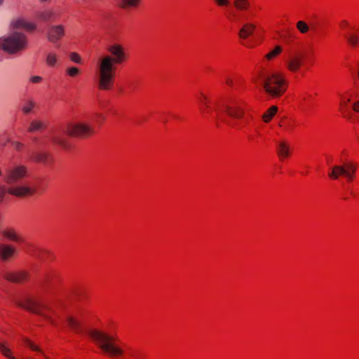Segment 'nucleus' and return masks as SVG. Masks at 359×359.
<instances>
[{"mask_svg": "<svg viewBox=\"0 0 359 359\" xmlns=\"http://www.w3.org/2000/svg\"><path fill=\"white\" fill-rule=\"evenodd\" d=\"M278 155L281 161L289 157L290 146L285 140H279L276 142Z\"/></svg>", "mask_w": 359, "mask_h": 359, "instance_id": "18", "label": "nucleus"}, {"mask_svg": "<svg viewBox=\"0 0 359 359\" xmlns=\"http://www.w3.org/2000/svg\"><path fill=\"white\" fill-rule=\"evenodd\" d=\"M48 140H50L53 144L60 146L62 148L67 147V143L65 137L58 132H53L47 136Z\"/></svg>", "mask_w": 359, "mask_h": 359, "instance_id": "22", "label": "nucleus"}, {"mask_svg": "<svg viewBox=\"0 0 359 359\" xmlns=\"http://www.w3.org/2000/svg\"><path fill=\"white\" fill-rule=\"evenodd\" d=\"M69 58L74 63L79 65L83 63L82 57L76 52H70L69 53Z\"/></svg>", "mask_w": 359, "mask_h": 359, "instance_id": "34", "label": "nucleus"}, {"mask_svg": "<svg viewBox=\"0 0 359 359\" xmlns=\"http://www.w3.org/2000/svg\"><path fill=\"white\" fill-rule=\"evenodd\" d=\"M7 193L17 197H24L34 194L35 190L29 184L25 183L17 186L10 185L8 188H6L4 185L0 186V203L5 201Z\"/></svg>", "mask_w": 359, "mask_h": 359, "instance_id": "9", "label": "nucleus"}, {"mask_svg": "<svg viewBox=\"0 0 359 359\" xmlns=\"http://www.w3.org/2000/svg\"><path fill=\"white\" fill-rule=\"evenodd\" d=\"M215 1L219 6H229L230 5V0H215Z\"/></svg>", "mask_w": 359, "mask_h": 359, "instance_id": "38", "label": "nucleus"}, {"mask_svg": "<svg viewBox=\"0 0 359 359\" xmlns=\"http://www.w3.org/2000/svg\"><path fill=\"white\" fill-rule=\"evenodd\" d=\"M89 335L110 356L115 359H120L122 357V350L112 343L111 338L106 334L97 330H90Z\"/></svg>", "mask_w": 359, "mask_h": 359, "instance_id": "6", "label": "nucleus"}, {"mask_svg": "<svg viewBox=\"0 0 359 359\" xmlns=\"http://www.w3.org/2000/svg\"><path fill=\"white\" fill-rule=\"evenodd\" d=\"M66 74L69 76H70L72 78H74L81 74V71L78 67H74V66H71V67H68L66 69Z\"/></svg>", "mask_w": 359, "mask_h": 359, "instance_id": "33", "label": "nucleus"}, {"mask_svg": "<svg viewBox=\"0 0 359 359\" xmlns=\"http://www.w3.org/2000/svg\"><path fill=\"white\" fill-rule=\"evenodd\" d=\"M104 116L96 113L93 116H86L83 118H76L67 125V133L71 136L88 137L95 133L93 123L100 125L104 121Z\"/></svg>", "mask_w": 359, "mask_h": 359, "instance_id": "3", "label": "nucleus"}, {"mask_svg": "<svg viewBox=\"0 0 359 359\" xmlns=\"http://www.w3.org/2000/svg\"><path fill=\"white\" fill-rule=\"evenodd\" d=\"M339 27L344 31L343 35L348 45L353 48H357L359 46V29L346 20L341 21Z\"/></svg>", "mask_w": 359, "mask_h": 359, "instance_id": "13", "label": "nucleus"}, {"mask_svg": "<svg viewBox=\"0 0 359 359\" xmlns=\"http://www.w3.org/2000/svg\"><path fill=\"white\" fill-rule=\"evenodd\" d=\"M29 158L33 161L46 163L48 161V154L43 151H33L29 154Z\"/></svg>", "mask_w": 359, "mask_h": 359, "instance_id": "27", "label": "nucleus"}, {"mask_svg": "<svg viewBox=\"0 0 359 359\" xmlns=\"http://www.w3.org/2000/svg\"><path fill=\"white\" fill-rule=\"evenodd\" d=\"M352 100L353 96L351 95H342L340 100L339 110L344 118L353 123L356 121V117L352 112V109L359 112V101L351 103Z\"/></svg>", "mask_w": 359, "mask_h": 359, "instance_id": "11", "label": "nucleus"}, {"mask_svg": "<svg viewBox=\"0 0 359 359\" xmlns=\"http://www.w3.org/2000/svg\"><path fill=\"white\" fill-rule=\"evenodd\" d=\"M16 249L13 245L0 243V259L7 261L15 256Z\"/></svg>", "mask_w": 359, "mask_h": 359, "instance_id": "20", "label": "nucleus"}, {"mask_svg": "<svg viewBox=\"0 0 359 359\" xmlns=\"http://www.w3.org/2000/svg\"><path fill=\"white\" fill-rule=\"evenodd\" d=\"M39 312L46 320L50 322L51 324L55 325H57V314H56L52 309H44Z\"/></svg>", "mask_w": 359, "mask_h": 359, "instance_id": "25", "label": "nucleus"}, {"mask_svg": "<svg viewBox=\"0 0 359 359\" xmlns=\"http://www.w3.org/2000/svg\"><path fill=\"white\" fill-rule=\"evenodd\" d=\"M46 127V124L43 120L33 119L30 121L29 124L27 131L29 133H35L45 129Z\"/></svg>", "mask_w": 359, "mask_h": 359, "instance_id": "24", "label": "nucleus"}, {"mask_svg": "<svg viewBox=\"0 0 359 359\" xmlns=\"http://www.w3.org/2000/svg\"><path fill=\"white\" fill-rule=\"evenodd\" d=\"M261 79L265 90L273 97L280 96L287 88L285 74L278 69L263 72Z\"/></svg>", "mask_w": 359, "mask_h": 359, "instance_id": "4", "label": "nucleus"}, {"mask_svg": "<svg viewBox=\"0 0 359 359\" xmlns=\"http://www.w3.org/2000/svg\"><path fill=\"white\" fill-rule=\"evenodd\" d=\"M61 320L64 325L74 332L83 333L86 331L87 316L84 311H79L74 316L68 315Z\"/></svg>", "mask_w": 359, "mask_h": 359, "instance_id": "8", "label": "nucleus"}, {"mask_svg": "<svg viewBox=\"0 0 359 359\" xmlns=\"http://www.w3.org/2000/svg\"><path fill=\"white\" fill-rule=\"evenodd\" d=\"M356 164L352 161H346L343 165H337L331 168L328 175L330 178L336 180L339 176H344L348 182H351L354 178L356 170Z\"/></svg>", "mask_w": 359, "mask_h": 359, "instance_id": "10", "label": "nucleus"}, {"mask_svg": "<svg viewBox=\"0 0 359 359\" xmlns=\"http://www.w3.org/2000/svg\"><path fill=\"white\" fill-rule=\"evenodd\" d=\"M27 46L26 35L17 31L0 37V50L8 54H16L25 49Z\"/></svg>", "mask_w": 359, "mask_h": 359, "instance_id": "5", "label": "nucleus"}, {"mask_svg": "<svg viewBox=\"0 0 359 359\" xmlns=\"http://www.w3.org/2000/svg\"><path fill=\"white\" fill-rule=\"evenodd\" d=\"M305 55L303 52L291 50L285 60V65L287 70L293 74H303V68L305 66Z\"/></svg>", "mask_w": 359, "mask_h": 359, "instance_id": "7", "label": "nucleus"}, {"mask_svg": "<svg viewBox=\"0 0 359 359\" xmlns=\"http://www.w3.org/2000/svg\"><path fill=\"white\" fill-rule=\"evenodd\" d=\"M283 52V47L277 45L269 49V50L263 56L262 64L268 66L270 62L276 59Z\"/></svg>", "mask_w": 359, "mask_h": 359, "instance_id": "17", "label": "nucleus"}, {"mask_svg": "<svg viewBox=\"0 0 359 359\" xmlns=\"http://www.w3.org/2000/svg\"><path fill=\"white\" fill-rule=\"evenodd\" d=\"M279 126L283 128L286 131H292L294 128V125L290 120H283L280 122Z\"/></svg>", "mask_w": 359, "mask_h": 359, "instance_id": "35", "label": "nucleus"}, {"mask_svg": "<svg viewBox=\"0 0 359 359\" xmlns=\"http://www.w3.org/2000/svg\"><path fill=\"white\" fill-rule=\"evenodd\" d=\"M2 175V172H1V170L0 169V176Z\"/></svg>", "mask_w": 359, "mask_h": 359, "instance_id": "46", "label": "nucleus"}, {"mask_svg": "<svg viewBox=\"0 0 359 359\" xmlns=\"http://www.w3.org/2000/svg\"><path fill=\"white\" fill-rule=\"evenodd\" d=\"M107 50L110 55L100 57L97 64L99 88L104 90H110L113 86L116 65L127 60L125 48L119 43L109 46Z\"/></svg>", "mask_w": 359, "mask_h": 359, "instance_id": "2", "label": "nucleus"}, {"mask_svg": "<svg viewBox=\"0 0 359 359\" xmlns=\"http://www.w3.org/2000/svg\"><path fill=\"white\" fill-rule=\"evenodd\" d=\"M243 43L247 48H252L253 46V45L251 43L248 42V41L243 42Z\"/></svg>", "mask_w": 359, "mask_h": 359, "instance_id": "42", "label": "nucleus"}, {"mask_svg": "<svg viewBox=\"0 0 359 359\" xmlns=\"http://www.w3.org/2000/svg\"><path fill=\"white\" fill-rule=\"evenodd\" d=\"M47 40L53 44L57 43L65 35V27L63 25H51L46 30Z\"/></svg>", "mask_w": 359, "mask_h": 359, "instance_id": "15", "label": "nucleus"}, {"mask_svg": "<svg viewBox=\"0 0 359 359\" xmlns=\"http://www.w3.org/2000/svg\"><path fill=\"white\" fill-rule=\"evenodd\" d=\"M196 100L199 111L204 117L210 116L219 120L222 118L221 114L224 111L231 118L241 121L238 124L241 129L248 128L254 124V115L251 112L245 113L244 103L241 101H233L229 104L220 106L212 102L203 93H201Z\"/></svg>", "mask_w": 359, "mask_h": 359, "instance_id": "1", "label": "nucleus"}, {"mask_svg": "<svg viewBox=\"0 0 359 359\" xmlns=\"http://www.w3.org/2000/svg\"><path fill=\"white\" fill-rule=\"evenodd\" d=\"M278 111L276 106L271 107L262 116V119L265 123L269 122L275 116Z\"/></svg>", "mask_w": 359, "mask_h": 359, "instance_id": "29", "label": "nucleus"}, {"mask_svg": "<svg viewBox=\"0 0 359 359\" xmlns=\"http://www.w3.org/2000/svg\"><path fill=\"white\" fill-rule=\"evenodd\" d=\"M24 344L26 346H27L28 348H31L32 350L38 351L41 356L45 358V359H48L47 357L42 352H41L39 348L36 345H35L32 341H31L29 339H25Z\"/></svg>", "mask_w": 359, "mask_h": 359, "instance_id": "32", "label": "nucleus"}, {"mask_svg": "<svg viewBox=\"0 0 359 359\" xmlns=\"http://www.w3.org/2000/svg\"><path fill=\"white\" fill-rule=\"evenodd\" d=\"M225 83L229 87H231V88L233 87V79L231 78L226 77L225 79Z\"/></svg>", "mask_w": 359, "mask_h": 359, "instance_id": "41", "label": "nucleus"}, {"mask_svg": "<svg viewBox=\"0 0 359 359\" xmlns=\"http://www.w3.org/2000/svg\"><path fill=\"white\" fill-rule=\"evenodd\" d=\"M13 147L17 151H21L24 148V144L18 141H15L13 142Z\"/></svg>", "mask_w": 359, "mask_h": 359, "instance_id": "39", "label": "nucleus"}, {"mask_svg": "<svg viewBox=\"0 0 359 359\" xmlns=\"http://www.w3.org/2000/svg\"><path fill=\"white\" fill-rule=\"evenodd\" d=\"M50 1V0H39V1H40L41 3L48 2V1Z\"/></svg>", "mask_w": 359, "mask_h": 359, "instance_id": "44", "label": "nucleus"}, {"mask_svg": "<svg viewBox=\"0 0 359 359\" xmlns=\"http://www.w3.org/2000/svg\"><path fill=\"white\" fill-rule=\"evenodd\" d=\"M4 278L11 282L22 283L27 280V273L25 271H8L4 273Z\"/></svg>", "mask_w": 359, "mask_h": 359, "instance_id": "19", "label": "nucleus"}, {"mask_svg": "<svg viewBox=\"0 0 359 359\" xmlns=\"http://www.w3.org/2000/svg\"><path fill=\"white\" fill-rule=\"evenodd\" d=\"M119 8L123 10H130L137 8L142 0H116Z\"/></svg>", "mask_w": 359, "mask_h": 359, "instance_id": "23", "label": "nucleus"}, {"mask_svg": "<svg viewBox=\"0 0 359 359\" xmlns=\"http://www.w3.org/2000/svg\"><path fill=\"white\" fill-rule=\"evenodd\" d=\"M36 106V102L32 99L25 100L21 106V109L23 114H28L32 111Z\"/></svg>", "mask_w": 359, "mask_h": 359, "instance_id": "28", "label": "nucleus"}, {"mask_svg": "<svg viewBox=\"0 0 359 359\" xmlns=\"http://www.w3.org/2000/svg\"><path fill=\"white\" fill-rule=\"evenodd\" d=\"M1 234L7 240L20 243L22 241L20 236L13 229H5L1 231Z\"/></svg>", "mask_w": 359, "mask_h": 359, "instance_id": "26", "label": "nucleus"}, {"mask_svg": "<svg viewBox=\"0 0 359 359\" xmlns=\"http://www.w3.org/2000/svg\"><path fill=\"white\" fill-rule=\"evenodd\" d=\"M229 18L232 20V21H236L237 19H236V15L235 14H233L232 16L229 17Z\"/></svg>", "mask_w": 359, "mask_h": 359, "instance_id": "43", "label": "nucleus"}, {"mask_svg": "<svg viewBox=\"0 0 359 359\" xmlns=\"http://www.w3.org/2000/svg\"><path fill=\"white\" fill-rule=\"evenodd\" d=\"M0 351L5 356L9 358L10 359H16L15 358L11 355V350L4 344H0Z\"/></svg>", "mask_w": 359, "mask_h": 359, "instance_id": "37", "label": "nucleus"}, {"mask_svg": "<svg viewBox=\"0 0 359 359\" xmlns=\"http://www.w3.org/2000/svg\"><path fill=\"white\" fill-rule=\"evenodd\" d=\"M44 60L48 67L55 68L60 63V55L55 50H49L45 53Z\"/></svg>", "mask_w": 359, "mask_h": 359, "instance_id": "21", "label": "nucleus"}, {"mask_svg": "<svg viewBox=\"0 0 359 359\" xmlns=\"http://www.w3.org/2000/svg\"><path fill=\"white\" fill-rule=\"evenodd\" d=\"M27 173V168L22 165H15L8 168L5 171V182L11 186H17L18 182L23 179Z\"/></svg>", "mask_w": 359, "mask_h": 359, "instance_id": "12", "label": "nucleus"}, {"mask_svg": "<svg viewBox=\"0 0 359 359\" xmlns=\"http://www.w3.org/2000/svg\"><path fill=\"white\" fill-rule=\"evenodd\" d=\"M4 3V0H0V6H1Z\"/></svg>", "mask_w": 359, "mask_h": 359, "instance_id": "45", "label": "nucleus"}, {"mask_svg": "<svg viewBox=\"0 0 359 359\" xmlns=\"http://www.w3.org/2000/svg\"><path fill=\"white\" fill-rule=\"evenodd\" d=\"M238 21H240L241 24L239 36L241 39L245 40L254 33L256 25L248 15H241V19Z\"/></svg>", "mask_w": 359, "mask_h": 359, "instance_id": "14", "label": "nucleus"}, {"mask_svg": "<svg viewBox=\"0 0 359 359\" xmlns=\"http://www.w3.org/2000/svg\"><path fill=\"white\" fill-rule=\"evenodd\" d=\"M42 80H43V78L39 76H32L29 79L30 82H32L33 83H39L41 82Z\"/></svg>", "mask_w": 359, "mask_h": 359, "instance_id": "40", "label": "nucleus"}, {"mask_svg": "<svg viewBox=\"0 0 359 359\" xmlns=\"http://www.w3.org/2000/svg\"><path fill=\"white\" fill-rule=\"evenodd\" d=\"M39 17L41 20L45 21H49L55 19V15L53 11L47 10L39 14Z\"/></svg>", "mask_w": 359, "mask_h": 359, "instance_id": "31", "label": "nucleus"}, {"mask_svg": "<svg viewBox=\"0 0 359 359\" xmlns=\"http://www.w3.org/2000/svg\"><path fill=\"white\" fill-rule=\"evenodd\" d=\"M234 6L239 11H247L250 7L248 0H233Z\"/></svg>", "mask_w": 359, "mask_h": 359, "instance_id": "30", "label": "nucleus"}, {"mask_svg": "<svg viewBox=\"0 0 359 359\" xmlns=\"http://www.w3.org/2000/svg\"><path fill=\"white\" fill-rule=\"evenodd\" d=\"M11 27L13 29H24L27 32H32L36 29V24L24 17H18L12 20Z\"/></svg>", "mask_w": 359, "mask_h": 359, "instance_id": "16", "label": "nucleus"}, {"mask_svg": "<svg viewBox=\"0 0 359 359\" xmlns=\"http://www.w3.org/2000/svg\"><path fill=\"white\" fill-rule=\"evenodd\" d=\"M297 28L302 34H306L309 29L308 25L302 20L297 22Z\"/></svg>", "mask_w": 359, "mask_h": 359, "instance_id": "36", "label": "nucleus"}]
</instances>
